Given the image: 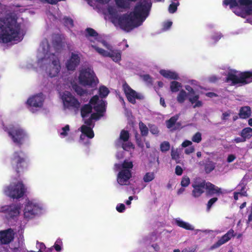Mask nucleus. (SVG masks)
<instances>
[{"label": "nucleus", "instance_id": "f257e3e1", "mask_svg": "<svg viewBox=\"0 0 252 252\" xmlns=\"http://www.w3.org/2000/svg\"><path fill=\"white\" fill-rule=\"evenodd\" d=\"M62 46L60 37L56 35L50 46L47 39L42 41L39 48L36 62V71L50 78L58 76L62 66L57 54Z\"/></svg>", "mask_w": 252, "mask_h": 252}, {"label": "nucleus", "instance_id": "f03ea898", "mask_svg": "<svg viewBox=\"0 0 252 252\" xmlns=\"http://www.w3.org/2000/svg\"><path fill=\"white\" fill-rule=\"evenodd\" d=\"M151 6L150 0H141L135 6L134 10L129 14L118 17L117 9L114 5L109 6L107 12L115 26L129 32L142 25L148 17Z\"/></svg>", "mask_w": 252, "mask_h": 252}, {"label": "nucleus", "instance_id": "7ed1b4c3", "mask_svg": "<svg viewBox=\"0 0 252 252\" xmlns=\"http://www.w3.org/2000/svg\"><path fill=\"white\" fill-rule=\"evenodd\" d=\"M105 101L100 99L97 95H95L90 100L89 104L85 105L82 108L81 115L84 119L91 114L89 119L85 121L86 125L82 126L78 130L82 132L80 139L84 144L89 143L88 140L84 141L86 137L89 138H93L94 137V133L92 130V127L94 126L92 120H98L102 117L105 111Z\"/></svg>", "mask_w": 252, "mask_h": 252}, {"label": "nucleus", "instance_id": "20e7f679", "mask_svg": "<svg viewBox=\"0 0 252 252\" xmlns=\"http://www.w3.org/2000/svg\"><path fill=\"white\" fill-rule=\"evenodd\" d=\"M26 27L22 19L9 16L0 19V42L15 43L21 41L25 33Z\"/></svg>", "mask_w": 252, "mask_h": 252}, {"label": "nucleus", "instance_id": "39448f33", "mask_svg": "<svg viewBox=\"0 0 252 252\" xmlns=\"http://www.w3.org/2000/svg\"><path fill=\"white\" fill-rule=\"evenodd\" d=\"M88 38L91 41H94L93 39L98 42L97 45H92V47L101 56L104 57H110L116 62L119 63L121 60V52L117 50L113 49L112 46L104 40H99L97 37V34L92 29H87Z\"/></svg>", "mask_w": 252, "mask_h": 252}, {"label": "nucleus", "instance_id": "423d86ee", "mask_svg": "<svg viewBox=\"0 0 252 252\" xmlns=\"http://www.w3.org/2000/svg\"><path fill=\"white\" fill-rule=\"evenodd\" d=\"M115 167L119 171L117 178L118 183L122 186L128 185L129 184V179L131 177L132 162L126 160L123 163L116 164Z\"/></svg>", "mask_w": 252, "mask_h": 252}, {"label": "nucleus", "instance_id": "0eeeda50", "mask_svg": "<svg viewBox=\"0 0 252 252\" xmlns=\"http://www.w3.org/2000/svg\"><path fill=\"white\" fill-rule=\"evenodd\" d=\"M226 81L232 85H244L252 82V71L241 72L230 70L226 78Z\"/></svg>", "mask_w": 252, "mask_h": 252}, {"label": "nucleus", "instance_id": "6e6552de", "mask_svg": "<svg viewBox=\"0 0 252 252\" xmlns=\"http://www.w3.org/2000/svg\"><path fill=\"white\" fill-rule=\"evenodd\" d=\"M44 210L42 204L35 199H28L26 201L24 209L25 218L32 219L40 214Z\"/></svg>", "mask_w": 252, "mask_h": 252}, {"label": "nucleus", "instance_id": "1a4fd4ad", "mask_svg": "<svg viewBox=\"0 0 252 252\" xmlns=\"http://www.w3.org/2000/svg\"><path fill=\"white\" fill-rule=\"evenodd\" d=\"M78 78L79 83L84 86L94 87L98 83L94 71L90 68L81 70Z\"/></svg>", "mask_w": 252, "mask_h": 252}, {"label": "nucleus", "instance_id": "9d476101", "mask_svg": "<svg viewBox=\"0 0 252 252\" xmlns=\"http://www.w3.org/2000/svg\"><path fill=\"white\" fill-rule=\"evenodd\" d=\"M4 193L13 199L20 198L23 196L26 189L22 182L18 181L12 183L4 189Z\"/></svg>", "mask_w": 252, "mask_h": 252}, {"label": "nucleus", "instance_id": "9b49d317", "mask_svg": "<svg viewBox=\"0 0 252 252\" xmlns=\"http://www.w3.org/2000/svg\"><path fill=\"white\" fill-rule=\"evenodd\" d=\"M61 99L64 109L78 110L80 106L79 101L68 91L60 94Z\"/></svg>", "mask_w": 252, "mask_h": 252}, {"label": "nucleus", "instance_id": "f8f14e48", "mask_svg": "<svg viewBox=\"0 0 252 252\" xmlns=\"http://www.w3.org/2000/svg\"><path fill=\"white\" fill-rule=\"evenodd\" d=\"M8 134L12 141L16 144L21 145L25 139L28 137V134L18 126H12L8 129Z\"/></svg>", "mask_w": 252, "mask_h": 252}, {"label": "nucleus", "instance_id": "ddd939ff", "mask_svg": "<svg viewBox=\"0 0 252 252\" xmlns=\"http://www.w3.org/2000/svg\"><path fill=\"white\" fill-rule=\"evenodd\" d=\"M44 100L45 96L42 93L32 95L27 101L29 110L32 113L36 112L42 107Z\"/></svg>", "mask_w": 252, "mask_h": 252}, {"label": "nucleus", "instance_id": "4468645a", "mask_svg": "<svg viewBox=\"0 0 252 252\" xmlns=\"http://www.w3.org/2000/svg\"><path fill=\"white\" fill-rule=\"evenodd\" d=\"M20 204H12L10 205L0 206V212L5 213L8 219H16L20 216L22 209Z\"/></svg>", "mask_w": 252, "mask_h": 252}, {"label": "nucleus", "instance_id": "2eb2a0df", "mask_svg": "<svg viewBox=\"0 0 252 252\" xmlns=\"http://www.w3.org/2000/svg\"><path fill=\"white\" fill-rule=\"evenodd\" d=\"M223 3L231 8L244 7L247 14H252V0H224Z\"/></svg>", "mask_w": 252, "mask_h": 252}, {"label": "nucleus", "instance_id": "dca6fc26", "mask_svg": "<svg viewBox=\"0 0 252 252\" xmlns=\"http://www.w3.org/2000/svg\"><path fill=\"white\" fill-rule=\"evenodd\" d=\"M185 88L188 91V99L189 101L193 105V108L200 107L202 106V102L199 100V95L196 94L194 89L189 85H185Z\"/></svg>", "mask_w": 252, "mask_h": 252}, {"label": "nucleus", "instance_id": "f3484780", "mask_svg": "<svg viewBox=\"0 0 252 252\" xmlns=\"http://www.w3.org/2000/svg\"><path fill=\"white\" fill-rule=\"evenodd\" d=\"M123 89L127 100L131 103L134 104L135 103V100L143 98V96L132 89L130 86L126 83H124L123 85Z\"/></svg>", "mask_w": 252, "mask_h": 252}, {"label": "nucleus", "instance_id": "a211bd4d", "mask_svg": "<svg viewBox=\"0 0 252 252\" xmlns=\"http://www.w3.org/2000/svg\"><path fill=\"white\" fill-rule=\"evenodd\" d=\"M25 161V154L22 152H15L11 158V164L14 169L19 172Z\"/></svg>", "mask_w": 252, "mask_h": 252}, {"label": "nucleus", "instance_id": "6ab92c4d", "mask_svg": "<svg viewBox=\"0 0 252 252\" xmlns=\"http://www.w3.org/2000/svg\"><path fill=\"white\" fill-rule=\"evenodd\" d=\"M79 55L76 53H71L70 58L65 63L66 67L68 70H74L79 64Z\"/></svg>", "mask_w": 252, "mask_h": 252}, {"label": "nucleus", "instance_id": "aec40b11", "mask_svg": "<svg viewBox=\"0 0 252 252\" xmlns=\"http://www.w3.org/2000/svg\"><path fill=\"white\" fill-rule=\"evenodd\" d=\"M192 187L193 188L192 195L195 198L199 197L204 192V189H206L205 182H195L192 183Z\"/></svg>", "mask_w": 252, "mask_h": 252}, {"label": "nucleus", "instance_id": "412c9836", "mask_svg": "<svg viewBox=\"0 0 252 252\" xmlns=\"http://www.w3.org/2000/svg\"><path fill=\"white\" fill-rule=\"evenodd\" d=\"M247 179V176H245L240 183L237 187V191L234 192V198L235 200H237L239 196H247L246 190V184L245 180Z\"/></svg>", "mask_w": 252, "mask_h": 252}, {"label": "nucleus", "instance_id": "4be33fe9", "mask_svg": "<svg viewBox=\"0 0 252 252\" xmlns=\"http://www.w3.org/2000/svg\"><path fill=\"white\" fill-rule=\"evenodd\" d=\"M14 232L11 229L0 231V244L10 243L14 238Z\"/></svg>", "mask_w": 252, "mask_h": 252}, {"label": "nucleus", "instance_id": "5701e85b", "mask_svg": "<svg viewBox=\"0 0 252 252\" xmlns=\"http://www.w3.org/2000/svg\"><path fill=\"white\" fill-rule=\"evenodd\" d=\"M234 236V231L233 229H230L226 234L223 235L213 246V248H216L228 242Z\"/></svg>", "mask_w": 252, "mask_h": 252}, {"label": "nucleus", "instance_id": "b1692460", "mask_svg": "<svg viewBox=\"0 0 252 252\" xmlns=\"http://www.w3.org/2000/svg\"><path fill=\"white\" fill-rule=\"evenodd\" d=\"M59 134L62 138H66V141H71L73 139L70 136V126L68 125H66L58 130Z\"/></svg>", "mask_w": 252, "mask_h": 252}, {"label": "nucleus", "instance_id": "393cba45", "mask_svg": "<svg viewBox=\"0 0 252 252\" xmlns=\"http://www.w3.org/2000/svg\"><path fill=\"white\" fill-rule=\"evenodd\" d=\"M24 241V236L23 235L20 236L18 238V244H16L13 248V252H26L27 250Z\"/></svg>", "mask_w": 252, "mask_h": 252}, {"label": "nucleus", "instance_id": "a878e982", "mask_svg": "<svg viewBox=\"0 0 252 252\" xmlns=\"http://www.w3.org/2000/svg\"><path fill=\"white\" fill-rule=\"evenodd\" d=\"M206 189L208 191L210 194H222L224 192L221 189L215 186L211 183L205 182Z\"/></svg>", "mask_w": 252, "mask_h": 252}, {"label": "nucleus", "instance_id": "bb28decb", "mask_svg": "<svg viewBox=\"0 0 252 252\" xmlns=\"http://www.w3.org/2000/svg\"><path fill=\"white\" fill-rule=\"evenodd\" d=\"M159 73L164 77L169 79L176 80L179 79L178 74L173 71L161 69L159 71Z\"/></svg>", "mask_w": 252, "mask_h": 252}, {"label": "nucleus", "instance_id": "cd10ccee", "mask_svg": "<svg viewBox=\"0 0 252 252\" xmlns=\"http://www.w3.org/2000/svg\"><path fill=\"white\" fill-rule=\"evenodd\" d=\"M175 223L179 227L183 228L186 230H193L194 226L191 224L184 221L180 218H177L174 220Z\"/></svg>", "mask_w": 252, "mask_h": 252}, {"label": "nucleus", "instance_id": "c85d7f7f", "mask_svg": "<svg viewBox=\"0 0 252 252\" xmlns=\"http://www.w3.org/2000/svg\"><path fill=\"white\" fill-rule=\"evenodd\" d=\"M136 0H115L117 6L121 8L126 9L130 6V1H135Z\"/></svg>", "mask_w": 252, "mask_h": 252}, {"label": "nucleus", "instance_id": "c756f323", "mask_svg": "<svg viewBox=\"0 0 252 252\" xmlns=\"http://www.w3.org/2000/svg\"><path fill=\"white\" fill-rule=\"evenodd\" d=\"M251 114V108L249 106H245L240 110L239 116L240 117L243 119H246L249 117Z\"/></svg>", "mask_w": 252, "mask_h": 252}, {"label": "nucleus", "instance_id": "7c9ffc66", "mask_svg": "<svg viewBox=\"0 0 252 252\" xmlns=\"http://www.w3.org/2000/svg\"><path fill=\"white\" fill-rule=\"evenodd\" d=\"M241 136L245 139V141H246L247 139H250L252 136V128L250 127L244 128L241 131Z\"/></svg>", "mask_w": 252, "mask_h": 252}, {"label": "nucleus", "instance_id": "2f4dec72", "mask_svg": "<svg viewBox=\"0 0 252 252\" xmlns=\"http://www.w3.org/2000/svg\"><path fill=\"white\" fill-rule=\"evenodd\" d=\"M188 95L186 92L183 90L180 91L177 97V100L178 102L182 103L184 102Z\"/></svg>", "mask_w": 252, "mask_h": 252}, {"label": "nucleus", "instance_id": "473e14b6", "mask_svg": "<svg viewBox=\"0 0 252 252\" xmlns=\"http://www.w3.org/2000/svg\"><path fill=\"white\" fill-rule=\"evenodd\" d=\"M170 90L172 92H177L182 88V84L177 81H173L170 83Z\"/></svg>", "mask_w": 252, "mask_h": 252}, {"label": "nucleus", "instance_id": "72a5a7b5", "mask_svg": "<svg viewBox=\"0 0 252 252\" xmlns=\"http://www.w3.org/2000/svg\"><path fill=\"white\" fill-rule=\"evenodd\" d=\"M71 85L73 89L78 95H83L87 93L86 91L83 90L81 87L77 85L71 84Z\"/></svg>", "mask_w": 252, "mask_h": 252}, {"label": "nucleus", "instance_id": "f704fd0d", "mask_svg": "<svg viewBox=\"0 0 252 252\" xmlns=\"http://www.w3.org/2000/svg\"><path fill=\"white\" fill-rule=\"evenodd\" d=\"M155 178V174L153 172L147 173L143 177V180L145 182L152 181Z\"/></svg>", "mask_w": 252, "mask_h": 252}, {"label": "nucleus", "instance_id": "c9c22d12", "mask_svg": "<svg viewBox=\"0 0 252 252\" xmlns=\"http://www.w3.org/2000/svg\"><path fill=\"white\" fill-rule=\"evenodd\" d=\"M139 128L141 131V134L143 136H146L148 133V128L143 123L140 122L139 124Z\"/></svg>", "mask_w": 252, "mask_h": 252}, {"label": "nucleus", "instance_id": "e433bc0d", "mask_svg": "<svg viewBox=\"0 0 252 252\" xmlns=\"http://www.w3.org/2000/svg\"><path fill=\"white\" fill-rule=\"evenodd\" d=\"M171 155L172 158L175 160L176 163H179V154L177 149H172Z\"/></svg>", "mask_w": 252, "mask_h": 252}, {"label": "nucleus", "instance_id": "4c0bfd02", "mask_svg": "<svg viewBox=\"0 0 252 252\" xmlns=\"http://www.w3.org/2000/svg\"><path fill=\"white\" fill-rule=\"evenodd\" d=\"M99 92L100 96L101 97H106L109 94V90L106 87L104 86H101L99 88Z\"/></svg>", "mask_w": 252, "mask_h": 252}, {"label": "nucleus", "instance_id": "58836bf2", "mask_svg": "<svg viewBox=\"0 0 252 252\" xmlns=\"http://www.w3.org/2000/svg\"><path fill=\"white\" fill-rule=\"evenodd\" d=\"M134 148L133 145L129 142H124L123 143V149L124 150L131 151V150H133Z\"/></svg>", "mask_w": 252, "mask_h": 252}, {"label": "nucleus", "instance_id": "ea45409f", "mask_svg": "<svg viewBox=\"0 0 252 252\" xmlns=\"http://www.w3.org/2000/svg\"><path fill=\"white\" fill-rule=\"evenodd\" d=\"M179 5V2H172L168 7V11L170 13H175L177 9L178 6Z\"/></svg>", "mask_w": 252, "mask_h": 252}, {"label": "nucleus", "instance_id": "a19ab883", "mask_svg": "<svg viewBox=\"0 0 252 252\" xmlns=\"http://www.w3.org/2000/svg\"><path fill=\"white\" fill-rule=\"evenodd\" d=\"M170 145L168 142L164 141L161 143L160 148L162 152H164L168 151L170 149Z\"/></svg>", "mask_w": 252, "mask_h": 252}, {"label": "nucleus", "instance_id": "79ce46f5", "mask_svg": "<svg viewBox=\"0 0 252 252\" xmlns=\"http://www.w3.org/2000/svg\"><path fill=\"white\" fill-rule=\"evenodd\" d=\"M178 119V116H175L171 118L167 122V126L168 128H170L172 127L174 125L175 122L177 121V120Z\"/></svg>", "mask_w": 252, "mask_h": 252}, {"label": "nucleus", "instance_id": "37998d69", "mask_svg": "<svg viewBox=\"0 0 252 252\" xmlns=\"http://www.w3.org/2000/svg\"><path fill=\"white\" fill-rule=\"evenodd\" d=\"M63 21L64 25L68 28L73 27V21L71 19L65 17L63 18Z\"/></svg>", "mask_w": 252, "mask_h": 252}, {"label": "nucleus", "instance_id": "c03bdc74", "mask_svg": "<svg viewBox=\"0 0 252 252\" xmlns=\"http://www.w3.org/2000/svg\"><path fill=\"white\" fill-rule=\"evenodd\" d=\"M129 138V133L127 131L123 130L120 134V139L124 142L127 141Z\"/></svg>", "mask_w": 252, "mask_h": 252}, {"label": "nucleus", "instance_id": "a18cd8bd", "mask_svg": "<svg viewBox=\"0 0 252 252\" xmlns=\"http://www.w3.org/2000/svg\"><path fill=\"white\" fill-rule=\"evenodd\" d=\"M189 183H190V179L188 177L184 176L183 177L181 182V185L182 187H187V186H189Z\"/></svg>", "mask_w": 252, "mask_h": 252}, {"label": "nucleus", "instance_id": "49530a36", "mask_svg": "<svg viewBox=\"0 0 252 252\" xmlns=\"http://www.w3.org/2000/svg\"><path fill=\"white\" fill-rule=\"evenodd\" d=\"M201 139V134L199 132H196L192 137V141L196 143H199Z\"/></svg>", "mask_w": 252, "mask_h": 252}, {"label": "nucleus", "instance_id": "de8ad7c7", "mask_svg": "<svg viewBox=\"0 0 252 252\" xmlns=\"http://www.w3.org/2000/svg\"><path fill=\"white\" fill-rule=\"evenodd\" d=\"M215 164L213 162H210L206 164L205 171L207 173H210L215 168Z\"/></svg>", "mask_w": 252, "mask_h": 252}, {"label": "nucleus", "instance_id": "09e8293b", "mask_svg": "<svg viewBox=\"0 0 252 252\" xmlns=\"http://www.w3.org/2000/svg\"><path fill=\"white\" fill-rule=\"evenodd\" d=\"M141 79L147 83H151L152 82V78L148 74L141 75Z\"/></svg>", "mask_w": 252, "mask_h": 252}, {"label": "nucleus", "instance_id": "8fccbe9b", "mask_svg": "<svg viewBox=\"0 0 252 252\" xmlns=\"http://www.w3.org/2000/svg\"><path fill=\"white\" fill-rule=\"evenodd\" d=\"M218 200V198L216 197H214L210 199L207 203V210L209 211L210 209L213 205L214 203H215Z\"/></svg>", "mask_w": 252, "mask_h": 252}, {"label": "nucleus", "instance_id": "3c124183", "mask_svg": "<svg viewBox=\"0 0 252 252\" xmlns=\"http://www.w3.org/2000/svg\"><path fill=\"white\" fill-rule=\"evenodd\" d=\"M172 22L171 21H167L163 24V30H168L172 26Z\"/></svg>", "mask_w": 252, "mask_h": 252}, {"label": "nucleus", "instance_id": "603ef678", "mask_svg": "<svg viewBox=\"0 0 252 252\" xmlns=\"http://www.w3.org/2000/svg\"><path fill=\"white\" fill-rule=\"evenodd\" d=\"M231 114V112L229 111L225 112L223 113L222 116H221V119L224 121H226L228 119V118L230 117Z\"/></svg>", "mask_w": 252, "mask_h": 252}, {"label": "nucleus", "instance_id": "864d4df0", "mask_svg": "<svg viewBox=\"0 0 252 252\" xmlns=\"http://www.w3.org/2000/svg\"><path fill=\"white\" fill-rule=\"evenodd\" d=\"M116 210L119 212H123L125 210V206L124 204H119L116 206Z\"/></svg>", "mask_w": 252, "mask_h": 252}, {"label": "nucleus", "instance_id": "5fc2aeb1", "mask_svg": "<svg viewBox=\"0 0 252 252\" xmlns=\"http://www.w3.org/2000/svg\"><path fill=\"white\" fill-rule=\"evenodd\" d=\"M61 243V240L60 239H58L54 246L55 250L57 251H60L61 250V247L59 244Z\"/></svg>", "mask_w": 252, "mask_h": 252}, {"label": "nucleus", "instance_id": "6e6d98bb", "mask_svg": "<svg viewBox=\"0 0 252 252\" xmlns=\"http://www.w3.org/2000/svg\"><path fill=\"white\" fill-rule=\"evenodd\" d=\"M150 132L153 134H158V128L154 126H151L150 128Z\"/></svg>", "mask_w": 252, "mask_h": 252}, {"label": "nucleus", "instance_id": "4d7b16f0", "mask_svg": "<svg viewBox=\"0 0 252 252\" xmlns=\"http://www.w3.org/2000/svg\"><path fill=\"white\" fill-rule=\"evenodd\" d=\"M182 173H183V169L181 168V167L179 165L177 166L175 168V173L177 175L180 176L182 174Z\"/></svg>", "mask_w": 252, "mask_h": 252}, {"label": "nucleus", "instance_id": "13d9d810", "mask_svg": "<svg viewBox=\"0 0 252 252\" xmlns=\"http://www.w3.org/2000/svg\"><path fill=\"white\" fill-rule=\"evenodd\" d=\"M246 141L245 140V139L243 138V137H236L234 138L233 140H232L233 142H235L236 143H241V142H244Z\"/></svg>", "mask_w": 252, "mask_h": 252}, {"label": "nucleus", "instance_id": "bf43d9fd", "mask_svg": "<svg viewBox=\"0 0 252 252\" xmlns=\"http://www.w3.org/2000/svg\"><path fill=\"white\" fill-rule=\"evenodd\" d=\"M236 158V157L234 155H228L227 158V161L229 163L233 161Z\"/></svg>", "mask_w": 252, "mask_h": 252}, {"label": "nucleus", "instance_id": "052dcab7", "mask_svg": "<svg viewBox=\"0 0 252 252\" xmlns=\"http://www.w3.org/2000/svg\"><path fill=\"white\" fill-rule=\"evenodd\" d=\"M221 37V34L220 33H217L215 35H214L212 37V39L214 40V42H216L218 41L220 39Z\"/></svg>", "mask_w": 252, "mask_h": 252}, {"label": "nucleus", "instance_id": "680f3d73", "mask_svg": "<svg viewBox=\"0 0 252 252\" xmlns=\"http://www.w3.org/2000/svg\"><path fill=\"white\" fill-rule=\"evenodd\" d=\"M192 144V142L190 141L189 140H185L183 143L182 144V146L183 147H187L188 146H190Z\"/></svg>", "mask_w": 252, "mask_h": 252}, {"label": "nucleus", "instance_id": "e2e57ef3", "mask_svg": "<svg viewBox=\"0 0 252 252\" xmlns=\"http://www.w3.org/2000/svg\"><path fill=\"white\" fill-rule=\"evenodd\" d=\"M194 151V149L193 147H189L185 150V153L187 154H189L192 153Z\"/></svg>", "mask_w": 252, "mask_h": 252}, {"label": "nucleus", "instance_id": "0e129e2a", "mask_svg": "<svg viewBox=\"0 0 252 252\" xmlns=\"http://www.w3.org/2000/svg\"><path fill=\"white\" fill-rule=\"evenodd\" d=\"M195 249L193 248H189L183 250L182 252H194Z\"/></svg>", "mask_w": 252, "mask_h": 252}, {"label": "nucleus", "instance_id": "69168bd1", "mask_svg": "<svg viewBox=\"0 0 252 252\" xmlns=\"http://www.w3.org/2000/svg\"><path fill=\"white\" fill-rule=\"evenodd\" d=\"M233 11L236 14H237V15H239V16H243V15L244 14L242 11L240 10V9H239L238 10H237V9H235V10H234Z\"/></svg>", "mask_w": 252, "mask_h": 252}, {"label": "nucleus", "instance_id": "338daca9", "mask_svg": "<svg viewBox=\"0 0 252 252\" xmlns=\"http://www.w3.org/2000/svg\"><path fill=\"white\" fill-rule=\"evenodd\" d=\"M52 16L53 18H55V19H60V20L61 19V14L58 12L57 13V16L54 15V14H51L49 16Z\"/></svg>", "mask_w": 252, "mask_h": 252}, {"label": "nucleus", "instance_id": "774afa93", "mask_svg": "<svg viewBox=\"0 0 252 252\" xmlns=\"http://www.w3.org/2000/svg\"><path fill=\"white\" fill-rule=\"evenodd\" d=\"M184 187H182L180 189H179L178 191H177V194L178 195H180L181 194H182L185 190V189L184 188Z\"/></svg>", "mask_w": 252, "mask_h": 252}]
</instances>
